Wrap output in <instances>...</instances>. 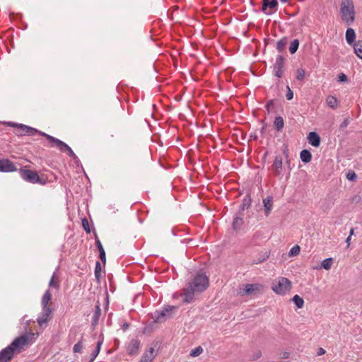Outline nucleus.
I'll use <instances>...</instances> for the list:
<instances>
[{"instance_id":"1","label":"nucleus","mask_w":362,"mask_h":362,"mask_svg":"<svg viewBox=\"0 0 362 362\" xmlns=\"http://www.w3.org/2000/svg\"><path fill=\"white\" fill-rule=\"evenodd\" d=\"M33 337L34 333L30 332L16 338L11 345L0 352V362H8L12 358L14 352L20 351L21 349L27 345Z\"/></svg>"},{"instance_id":"2","label":"nucleus","mask_w":362,"mask_h":362,"mask_svg":"<svg viewBox=\"0 0 362 362\" xmlns=\"http://www.w3.org/2000/svg\"><path fill=\"white\" fill-rule=\"evenodd\" d=\"M208 286V277L203 274H197L193 281L183 290V295L185 296L184 301L186 303L191 302L195 293L204 291Z\"/></svg>"},{"instance_id":"3","label":"nucleus","mask_w":362,"mask_h":362,"mask_svg":"<svg viewBox=\"0 0 362 362\" xmlns=\"http://www.w3.org/2000/svg\"><path fill=\"white\" fill-rule=\"evenodd\" d=\"M341 18L347 25H351L355 20V10L353 0H341L340 8Z\"/></svg>"},{"instance_id":"4","label":"nucleus","mask_w":362,"mask_h":362,"mask_svg":"<svg viewBox=\"0 0 362 362\" xmlns=\"http://www.w3.org/2000/svg\"><path fill=\"white\" fill-rule=\"evenodd\" d=\"M292 288L291 282L285 277H279L272 283V288L277 294L284 295Z\"/></svg>"},{"instance_id":"5","label":"nucleus","mask_w":362,"mask_h":362,"mask_svg":"<svg viewBox=\"0 0 362 362\" xmlns=\"http://www.w3.org/2000/svg\"><path fill=\"white\" fill-rule=\"evenodd\" d=\"M41 134L42 136L45 137L47 140L49 141V142L52 143V146H57L61 151L67 152L69 156L71 157L73 159H76L77 158L76 154L72 151V149L66 144L46 133Z\"/></svg>"},{"instance_id":"6","label":"nucleus","mask_w":362,"mask_h":362,"mask_svg":"<svg viewBox=\"0 0 362 362\" xmlns=\"http://www.w3.org/2000/svg\"><path fill=\"white\" fill-rule=\"evenodd\" d=\"M20 174L23 180L31 183H40L45 185V182L42 181L37 173L35 171L26 169H21Z\"/></svg>"},{"instance_id":"7","label":"nucleus","mask_w":362,"mask_h":362,"mask_svg":"<svg viewBox=\"0 0 362 362\" xmlns=\"http://www.w3.org/2000/svg\"><path fill=\"white\" fill-rule=\"evenodd\" d=\"M262 288L260 284H245L240 288L239 294L240 296L245 295H255L259 293Z\"/></svg>"},{"instance_id":"8","label":"nucleus","mask_w":362,"mask_h":362,"mask_svg":"<svg viewBox=\"0 0 362 362\" xmlns=\"http://www.w3.org/2000/svg\"><path fill=\"white\" fill-rule=\"evenodd\" d=\"M177 310V307L173 305L166 306L160 313H158L155 322H160L162 320H165L172 317V314Z\"/></svg>"},{"instance_id":"9","label":"nucleus","mask_w":362,"mask_h":362,"mask_svg":"<svg viewBox=\"0 0 362 362\" xmlns=\"http://www.w3.org/2000/svg\"><path fill=\"white\" fill-rule=\"evenodd\" d=\"M17 168L14 164L8 159L0 160V172L9 173L15 172Z\"/></svg>"},{"instance_id":"10","label":"nucleus","mask_w":362,"mask_h":362,"mask_svg":"<svg viewBox=\"0 0 362 362\" xmlns=\"http://www.w3.org/2000/svg\"><path fill=\"white\" fill-rule=\"evenodd\" d=\"M52 312V310L50 307L42 308L41 315L37 319V322L40 326H42L43 324H45L50 320Z\"/></svg>"},{"instance_id":"11","label":"nucleus","mask_w":362,"mask_h":362,"mask_svg":"<svg viewBox=\"0 0 362 362\" xmlns=\"http://www.w3.org/2000/svg\"><path fill=\"white\" fill-rule=\"evenodd\" d=\"M278 5V1L277 0H263L262 1V11L267 14V15H270L272 14L274 11H268V8H270L271 10L272 9H276V6ZM274 11H276V10H274Z\"/></svg>"},{"instance_id":"12","label":"nucleus","mask_w":362,"mask_h":362,"mask_svg":"<svg viewBox=\"0 0 362 362\" xmlns=\"http://www.w3.org/2000/svg\"><path fill=\"white\" fill-rule=\"evenodd\" d=\"M37 132L42 135L41 132H38L37 129H35L33 127H28V126H26L24 124H19L16 134H19V135H23L25 134H34L35 133H37Z\"/></svg>"},{"instance_id":"13","label":"nucleus","mask_w":362,"mask_h":362,"mask_svg":"<svg viewBox=\"0 0 362 362\" xmlns=\"http://www.w3.org/2000/svg\"><path fill=\"white\" fill-rule=\"evenodd\" d=\"M156 353L155 351V348L150 347V349L143 354V356L139 361L140 362H151L153 360V358L156 357Z\"/></svg>"},{"instance_id":"14","label":"nucleus","mask_w":362,"mask_h":362,"mask_svg":"<svg viewBox=\"0 0 362 362\" xmlns=\"http://www.w3.org/2000/svg\"><path fill=\"white\" fill-rule=\"evenodd\" d=\"M272 170L276 175H279L282 170V158L280 156H276L272 165Z\"/></svg>"},{"instance_id":"15","label":"nucleus","mask_w":362,"mask_h":362,"mask_svg":"<svg viewBox=\"0 0 362 362\" xmlns=\"http://www.w3.org/2000/svg\"><path fill=\"white\" fill-rule=\"evenodd\" d=\"M139 346L140 342L137 339H132L127 348L128 354L131 356L136 354Z\"/></svg>"},{"instance_id":"16","label":"nucleus","mask_w":362,"mask_h":362,"mask_svg":"<svg viewBox=\"0 0 362 362\" xmlns=\"http://www.w3.org/2000/svg\"><path fill=\"white\" fill-rule=\"evenodd\" d=\"M308 140L309 144L315 147H318L320 144V137L315 132L309 133Z\"/></svg>"},{"instance_id":"17","label":"nucleus","mask_w":362,"mask_h":362,"mask_svg":"<svg viewBox=\"0 0 362 362\" xmlns=\"http://www.w3.org/2000/svg\"><path fill=\"white\" fill-rule=\"evenodd\" d=\"M265 215L267 216L272 209L273 202L272 197H267L263 199Z\"/></svg>"},{"instance_id":"18","label":"nucleus","mask_w":362,"mask_h":362,"mask_svg":"<svg viewBox=\"0 0 362 362\" xmlns=\"http://www.w3.org/2000/svg\"><path fill=\"white\" fill-rule=\"evenodd\" d=\"M242 216H243L242 213L240 211H239V215L237 216L234 218L233 222V228L235 230H240L241 226H243L244 221H243V218Z\"/></svg>"},{"instance_id":"19","label":"nucleus","mask_w":362,"mask_h":362,"mask_svg":"<svg viewBox=\"0 0 362 362\" xmlns=\"http://www.w3.org/2000/svg\"><path fill=\"white\" fill-rule=\"evenodd\" d=\"M356 37L355 31L354 29L349 28L346 32V40L348 44L351 45L354 42Z\"/></svg>"},{"instance_id":"20","label":"nucleus","mask_w":362,"mask_h":362,"mask_svg":"<svg viewBox=\"0 0 362 362\" xmlns=\"http://www.w3.org/2000/svg\"><path fill=\"white\" fill-rule=\"evenodd\" d=\"M103 342V335H100L99 340L97 343L96 349L92 354L91 358L90 360V362H93L95 360V358H96V356H98V354H99Z\"/></svg>"},{"instance_id":"21","label":"nucleus","mask_w":362,"mask_h":362,"mask_svg":"<svg viewBox=\"0 0 362 362\" xmlns=\"http://www.w3.org/2000/svg\"><path fill=\"white\" fill-rule=\"evenodd\" d=\"M300 156L301 160L305 163H309L312 158L311 153L308 150H303L300 152Z\"/></svg>"},{"instance_id":"22","label":"nucleus","mask_w":362,"mask_h":362,"mask_svg":"<svg viewBox=\"0 0 362 362\" xmlns=\"http://www.w3.org/2000/svg\"><path fill=\"white\" fill-rule=\"evenodd\" d=\"M52 298V294L49 290H47L42 296V308L49 307L48 305L49 302Z\"/></svg>"},{"instance_id":"23","label":"nucleus","mask_w":362,"mask_h":362,"mask_svg":"<svg viewBox=\"0 0 362 362\" xmlns=\"http://www.w3.org/2000/svg\"><path fill=\"white\" fill-rule=\"evenodd\" d=\"M96 245L100 252V258L101 261L103 262V264H105V262H106L105 252L104 248H103L100 240H98V239L96 240Z\"/></svg>"},{"instance_id":"24","label":"nucleus","mask_w":362,"mask_h":362,"mask_svg":"<svg viewBox=\"0 0 362 362\" xmlns=\"http://www.w3.org/2000/svg\"><path fill=\"white\" fill-rule=\"evenodd\" d=\"M355 54L362 59V40H359L354 45Z\"/></svg>"},{"instance_id":"25","label":"nucleus","mask_w":362,"mask_h":362,"mask_svg":"<svg viewBox=\"0 0 362 362\" xmlns=\"http://www.w3.org/2000/svg\"><path fill=\"white\" fill-rule=\"evenodd\" d=\"M100 315H101V310L100 308V306L98 305H97L95 306V310L94 315L93 316L92 325L93 326H95V325L98 324V320H99Z\"/></svg>"},{"instance_id":"26","label":"nucleus","mask_w":362,"mask_h":362,"mask_svg":"<svg viewBox=\"0 0 362 362\" xmlns=\"http://www.w3.org/2000/svg\"><path fill=\"white\" fill-rule=\"evenodd\" d=\"M284 119L281 117H276L274 121V127L277 131H281L284 127Z\"/></svg>"},{"instance_id":"27","label":"nucleus","mask_w":362,"mask_h":362,"mask_svg":"<svg viewBox=\"0 0 362 362\" xmlns=\"http://www.w3.org/2000/svg\"><path fill=\"white\" fill-rule=\"evenodd\" d=\"M284 57L279 55L276 58V63L274 65V69H282L284 67Z\"/></svg>"},{"instance_id":"28","label":"nucleus","mask_w":362,"mask_h":362,"mask_svg":"<svg viewBox=\"0 0 362 362\" xmlns=\"http://www.w3.org/2000/svg\"><path fill=\"white\" fill-rule=\"evenodd\" d=\"M292 300L295 303V304L296 305V306L298 308H303V304H304V300L303 299L300 297L298 295H295L293 298H292Z\"/></svg>"},{"instance_id":"29","label":"nucleus","mask_w":362,"mask_h":362,"mask_svg":"<svg viewBox=\"0 0 362 362\" xmlns=\"http://www.w3.org/2000/svg\"><path fill=\"white\" fill-rule=\"evenodd\" d=\"M333 263V259L332 258H327L322 262V267L324 268L326 270H329Z\"/></svg>"},{"instance_id":"30","label":"nucleus","mask_w":362,"mask_h":362,"mask_svg":"<svg viewBox=\"0 0 362 362\" xmlns=\"http://www.w3.org/2000/svg\"><path fill=\"white\" fill-rule=\"evenodd\" d=\"M299 46V41L298 40H294L291 42L290 47H289V51L291 54H294Z\"/></svg>"},{"instance_id":"31","label":"nucleus","mask_w":362,"mask_h":362,"mask_svg":"<svg viewBox=\"0 0 362 362\" xmlns=\"http://www.w3.org/2000/svg\"><path fill=\"white\" fill-rule=\"evenodd\" d=\"M327 103L329 107L334 108L337 104V100L333 96H328L327 98Z\"/></svg>"},{"instance_id":"32","label":"nucleus","mask_w":362,"mask_h":362,"mask_svg":"<svg viewBox=\"0 0 362 362\" xmlns=\"http://www.w3.org/2000/svg\"><path fill=\"white\" fill-rule=\"evenodd\" d=\"M287 44V40L286 38L281 39L278 41L276 48L279 52H282Z\"/></svg>"},{"instance_id":"33","label":"nucleus","mask_w":362,"mask_h":362,"mask_svg":"<svg viewBox=\"0 0 362 362\" xmlns=\"http://www.w3.org/2000/svg\"><path fill=\"white\" fill-rule=\"evenodd\" d=\"M203 352V349L199 346L197 348L192 349L190 351V356L192 357H197L199 356Z\"/></svg>"},{"instance_id":"34","label":"nucleus","mask_w":362,"mask_h":362,"mask_svg":"<svg viewBox=\"0 0 362 362\" xmlns=\"http://www.w3.org/2000/svg\"><path fill=\"white\" fill-rule=\"evenodd\" d=\"M300 248L298 245H295L289 251V256H296L299 254Z\"/></svg>"},{"instance_id":"35","label":"nucleus","mask_w":362,"mask_h":362,"mask_svg":"<svg viewBox=\"0 0 362 362\" xmlns=\"http://www.w3.org/2000/svg\"><path fill=\"white\" fill-rule=\"evenodd\" d=\"M269 253L266 252L264 253L259 258H258L257 260L254 261L253 264H257L259 263H261L265 260H267L269 258Z\"/></svg>"},{"instance_id":"36","label":"nucleus","mask_w":362,"mask_h":362,"mask_svg":"<svg viewBox=\"0 0 362 362\" xmlns=\"http://www.w3.org/2000/svg\"><path fill=\"white\" fill-rule=\"evenodd\" d=\"M305 77V71L303 69H298L296 71V78L302 81Z\"/></svg>"},{"instance_id":"37","label":"nucleus","mask_w":362,"mask_h":362,"mask_svg":"<svg viewBox=\"0 0 362 362\" xmlns=\"http://www.w3.org/2000/svg\"><path fill=\"white\" fill-rule=\"evenodd\" d=\"M250 205V200L245 199L240 205V211H243L245 209H247Z\"/></svg>"},{"instance_id":"38","label":"nucleus","mask_w":362,"mask_h":362,"mask_svg":"<svg viewBox=\"0 0 362 362\" xmlns=\"http://www.w3.org/2000/svg\"><path fill=\"white\" fill-rule=\"evenodd\" d=\"M101 272V266L99 262H96L95 268V275L97 279H99Z\"/></svg>"},{"instance_id":"39","label":"nucleus","mask_w":362,"mask_h":362,"mask_svg":"<svg viewBox=\"0 0 362 362\" xmlns=\"http://www.w3.org/2000/svg\"><path fill=\"white\" fill-rule=\"evenodd\" d=\"M82 349H83V344H82V342L80 341L74 346L73 350H74V353H79L81 351Z\"/></svg>"},{"instance_id":"40","label":"nucleus","mask_w":362,"mask_h":362,"mask_svg":"<svg viewBox=\"0 0 362 362\" xmlns=\"http://www.w3.org/2000/svg\"><path fill=\"white\" fill-rule=\"evenodd\" d=\"M49 286L50 287H54V288L59 287V284H58L57 280L54 274L52 276V277L49 281Z\"/></svg>"},{"instance_id":"41","label":"nucleus","mask_w":362,"mask_h":362,"mask_svg":"<svg viewBox=\"0 0 362 362\" xmlns=\"http://www.w3.org/2000/svg\"><path fill=\"white\" fill-rule=\"evenodd\" d=\"M82 225H83V229L87 233H90V228H89L88 221V220L86 218H83L82 220Z\"/></svg>"},{"instance_id":"42","label":"nucleus","mask_w":362,"mask_h":362,"mask_svg":"<svg viewBox=\"0 0 362 362\" xmlns=\"http://www.w3.org/2000/svg\"><path fill=\"white\" fill-rule=\"evenodd\" d=\"M346 178L349 180L354 181L356 179V173L354 172H349L346 174Z\"/></svg>"},{"instance_id":"43","label":"nucleus","mask_w":362,"mask_h":362,"mask_svg":"<svg viewBox=\"0 0 362 362\" xmlns=\"http://www.w3.org/2000/svg\"><path fill=\"white\" fill-rule=\"evenodd\" d=\"M287 89H288V92L286 95V97L287 98V100H290L293 98V91L290 89L289 86H287Z\"/></svg>"},{"instance_id":"44","label":"nucleus","mask_w":362,"mask_h":362,"mask_svg":"<svg viewBox=\"0 0 362 362\" xmlns=\"http://www.w3.org/2000/svg\"><path fill=\"white\" fill-rule=\"evenodd\" d=\"M361 200V197L360 195L358 194H356L355 196H354L352 198H351V203H358L360 202Z\"/></svg>"},{"instance_id":"45","label":"nucleus","mask_w":362,"mask_h":362,"mask_svg":"<svg viewBox=\"0 0 362 362\" xmlns=\"http://www.w3.org/2000/svg\"><path fill=\"white\" fill-rule=\"evenodd\" d=\"M348 80L347 76L344 74H340L339 75V81L346 82Z\"/></svg>"},{"instance_id":"46","label":"nucleus","mask_w":362,"mask_h":362,"mask_svg":"<svg viewBox=\"0 0 362 362\" xmlns=\"http://www.w3.org/2000/svg\"><path fill=\"white\" fill-rule=\"evenodd\" d=\"M275 71V76L278 78H280L283 75V71L282 69H274Z\"/></svg>"},{"instance_id":"47","label":"nucleus","mask_w":362,"mask_h":362,"mask_svg":"<svg viewBox=\"0 0 362 362\" xmlns=\"http://www.w3.org/2000/svg\"><path fill=\"white\" fill-rule=\"evenodd\" d=\"M349 124V119H346L340 125V128H345Z\"/></svg>"},{"instance_id":"48","label":"nucleus","mask_w":362,"mask_h":362,"mask_svg":"<svg viewBox=\"0 0 362 362\" xmlns=\"http://www.w3.org/2000/svg\"><path fill=\"white\" fill-rule=\"evenodd\" d=\"M325 354V350L322 348H319L317 351V355L321 356Z\"/></svg>"},{"instance_id":"49","label":"nucleus","mask_w":362,"mask_h":362,"mask_svg":"<svg viewBox=\"0 0 362 362\" xmlns=\"http://www.w3.org/2000/svg\"><path fill=\"white\" fill-rule=\"evenodd\" d=\"M261 355H262L261 352H260V351H258V352L255 354V356H254V359H257V358H259L261 356Z\"/></svg>"},{"instance_id":"50","label":"nucleus","mask_w":362,"mask_h":362,"mask_svg":"<svg viewBox=\"0 0 362 362\" xmlns=\"http://www.w3.org/2000/svg\"><path fill=\"white\" fill-rule=\"evenodd\" d=\"M351 237V236H349V237L346 238V243H347V247H349V245H350Z\"/></svg>"},{"instance_id":"51","label":"nucleus","mask_w":362,"mask_h":362,"mask_svg":"<svg viewBox=\"0 0 362 362\" xmlns=\"http://www.w3.org/2000/svg\"><path fill=\"white\" fill-rule=\"evenodd\" d=\"M354 228H351V229L350 230V233H349V236H351V235H354Z\"/></svg>"},{"instance_id":"52","label":"nucleus","mask_w":362,"mask_h":362,"mask_svg":"<svg viewBox=\"0 0 362 362\" xmlns=\"http://www.w3.org/2000/svg\"><path fill=\"white\" fill-rule=\"evenodd\" d=\"M128 327H129V325L127 323L124 324V325H123L124 329H128Z\"/></svg>"},{"instance_id":"53","label":"nucleus","mask_w":362,"mask_h":362,"mask_svg":"<svg viewBox=\"0 0 362 362\" xmlns=\"http://www.w3.org/2000/svg\"><path fill=\"white\" fill-rule=\"evenodd\" d=\"M271 104H272V101H270V102L269 103V104L267 105V108H269V105H270Z\"/></svg>"},{"instance_id":"54","label":"nucleus","mask_w":362,"mask_h":362,"mask_svg":"<svg viewBox=\"0 0 362 362\" xmlns=\"http://www.w3.org/2000/svg\"><path fill=\"white\" fill-rule=\"evenodd\" d=\"M288 0H281L282 2H286Z\"/></svg>"},{"instance_id":"55","label":"nucleus","mask_w":362,"mask_h":362,"mask_svg":"<svg viewBox=\"0 0 362 362\" xmlns=\"http://www.w3.org/2000/svg\"><path fill=\"white\" fill-rule=\"evenodd\" d=\"M89 362H90V361H89Z\"/></svg>"}]
</instances>
